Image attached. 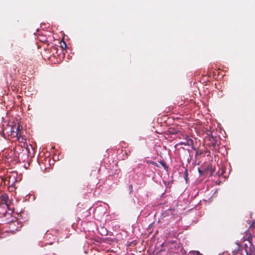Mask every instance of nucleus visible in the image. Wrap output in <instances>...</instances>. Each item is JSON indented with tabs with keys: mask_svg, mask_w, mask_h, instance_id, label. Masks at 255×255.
<instances>
[{
	"mask_svg": "<svg viewBox=\"0 0 255 255\" xmlns=\"http://www.w3.org/2000/svg\"><path fill=\"white\" fill-rule=\"evenodd\" d=\"M60 47L63 49H65L67 47V45L66 42L64 40H62L60 42Z\"/></svg>",
	"mask_w": 255,
	"mask_h": 255,
	"instance_id": "6",
	"label": "nucleus"
},
{
	"mask_svg": "<svg viewBox=\"0 0 255 255\" xmlns=\"http://www.w3.org/2000/svg\"><path fill=\"white\" fill-rule=\"evenodd\" d=\"M196 255H203L202 254H201L199 251H196L195 252Z\"/></svg>",
	"mask_w": 255,
	"mask_h": 255,
	"instance_id": "10",
	"label": "nucleus"
},
{
	"mask_svg": "<svg viewBox=\"0 0 255 255\" xmlns=\"http://www.w3.org/2000/svg\"><path fill=\"white\" fill-rule=\"evenodd\" d=\"M249 228H250V230L254 231V230L255 229V220L253 221V222H252V224L250 225Z\"/></svg>",
	"mask_w": 255,
	"mask_h": 255,
	"instance_id": "8",
	"label": "nucleus"
},
{
	"mask_svg": "<svg viewBox=\"0 0 255 255\" xmlns=\"http://www.w3.org/2000/svg\"><path fill=\"white\" fill-rule=\"evenodd\" d=\"M159 163L165 170H167L168 167L164 161L161 160L159 161Z\"/></svg>",
	"mask_w": 255,
	"mask_h": 255,
	"instance_id": "5",
	"label": "nucleus"
},
{
	"mask_svg": "<svg viewBox=\"0 0 255 255\" xmlns=\"http://www.w3.org/2000/svg\"><path fill=\"white\" fill-rule=\"evenodd\" d=\"M20 125H14L13 126L9 127V128H10V134L12 136H18L19 135H20L21 133L20 132Z\"/></svg>",
	"mask_w": 255,
	"mask_h": 255,
	"instance_id": "1",
	"label": "nucleus"
},
{
	"mask_svg": "<svg viewBox=\"0 0 255 255\" xmlns=\"http://www.w3.org/2000/svg\"><path fill=\"white\" fill-rule=\"evenodd\" d=\"M184 178V179L186 180V182H187L188 178V170H187V168H186L185 169Z\"/></svg>",
	"mask_w": 255,
	"mask_h": 255,
	"instance_id": "7",
	"label": "nucleus"
},
{
	"mask_svg": "<svg viewBox=\"0 0 255 255\" xmlns=\"http://www.w3.org/2000/svg\"><path fill=\"white\" fill-rule=\"evenodd\" d=\"M255 231L250 230V228L245 232L243 237V241H248L250 243L252 242V235L254 233Z\"/></svg>",
	"mask_w": 255,
	"mask_h": 255,
	"instance_id": "3",
	"label": "nucleus"
},
{
	"mask_svg": "<svg viewBox=\"0 0 255 255\" xmlns=\"http://www.w3.org/2000/svg\"><path fill=\"white\" fill-rule=\"evenodd\" d=\"M132 189H133L132 185H130L129 186V191H130V193H131L132 192Z\"/></svg>",
	"mask_w": 255,
	"mask_h": 255,
	"instance_id": "9",
	"label": "nucleus"
},
{
	"mask_svg": "<svg viewBox=\"0 0 255 255\" xmlns=\"http://www.w3.org/2000/svg\"><path fill=\"white\" fill-rule=\"evenodd\" d=\"M0 203L1 204H5L7 207L9 205L10 200L7 194L6 193H0Z\"/></svg>",
	"mask_w": 255,
	"mask_h": 255,
	"instance_id": "2",
	"label": "nucleus"
},
{
	"mask_svg": "<svg viewBox=\"0 0 255 255\" xmlns=\"http://www.w3.org/2000/svg\"><path fill=\"white\" fill-rule=\"evenodd\" d=\"M183 142V143H186V141H184V142Z\"/></svg>",
	"mask_w": 255,
	"mask_h": 255,
	"instance_id": "12",
	"label": "nucleus"
},
{
	"mask_svg": "<svg viewBox=\"0 0 255 255\" xmlns=\"http://www.w3.org/2000/svg\"><path fill=\"white\" fill-rule=\"evenodd\" d=\"M153 163V164H154V165H156V166H158V165H157V163H155V162H153V163Z\"/></svg>",
	"mask_w": 255,
	"mask_h": 255,
	"instance_id": "11",
	"label": "nucleus"
},
{
	"mask_svg": "<svg viewBox=\"0 0 255 255\" xmlns=\"http://www.w3.org/2000/svg\"><path fill=\"white\" fill-rule=\"evenodd\" d=\"M185 140H186V143L180 142V144L185 145H188L189 146H192V148L194 149H195V148L193 147V145H194L193 140L192 139L190 138L189 137V136H186Z\"/></svg>",
	"mask_w": 255,
	"mask_h": 255,
	"instance_id": "4",
	"label": "nucleus"
}]
</instances>
